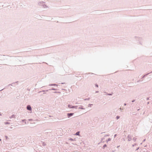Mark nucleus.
Wrapping results in <instances>:
<instances>
[{
    "label": "nucleus",
    "instance_id": "423d86ee",
    "mask_svg": "<svg viewBox=\"0 0 152 152\" xmlns=\"http://www.w3.org/2000/svg\"><path fill=\"white\" fill-rule=\"evenodd\" d=\"M79 109H81L83 110H85V108H84L83 107V106L82 105H80V107H78Z\"/></svg>",
    "mask_w": 152,
    "mask_h": 152
},
{
    "label": "nucleus",
    "instance_id": "f257e3e1",
    "mask_svg": "<svg viewBox=\"0 0 152 152\" xmlns=\"http://www.w3.org/2000/svg\"><path fill=\"white\" fill-rule=\"evenodd\" d=\"M77 107H78L77 106H72L70 104H69L68 105V107L69 108H72L77 109Z\"/></svg>",
    "mask_w": 152,
    "mask_h": 152
},
{
    "label": "nucleus",
    "instance_id": "2f4dec72",
    "mask_svg": "<svg viewBox=\"0 0 152 152\" xmlns=\"http://www.w3.org/2000/svg\"><path fill=\"white\" fill-rule=\"evenodd\" d=\"M57 93H60V92H57Z\"/></svg>",
    "mask_w": 152,
    "mask_h": 152
},
{
    "label": "nucleus",
    "instance_id": "ddd939ff",
    "mask_svg": "<svg viewBox=\"0 0 152 152\" xmlns=\"http://www.w3.org/2000/svg\"><path fill=\"white\" fill-rule=\"evenodd\" d=\"M93 105V104H89L88 105V107H91V105Z\"/></svg>",
    "mask_w": 152,
    "mask_h": 152
},
{
    "label": "nucleus",
    "instance_id": "bb28decb",
    "mask_svg": "<svg viewBox=\"0 0 152 152\" xmlns=\"http://www.w3.org/2000/svg\"><path fill=\"white\" fill-rule=\"evenodd\" d=\"M2 114H1V113L0 112V116H1Z\"/></svg>",
    "mask_w": 152,
    "mask_h": 152
},
{
    "label": "nucleus",
    "instance_id": "58836bf2",
    "mask_svg": "<svg viewBox=\"0 0 152 152\" xmlns=\"http://www.w3.org/2000/svg\"><path fill=\"white\" fill-rule=\"evenodd\" d=\"M151 72H152V71L151 73Z\"/></svg>",
    "mask_w": 152,
    "mask_h": 152
},
{
    "label": "nucleus",
    "instance_id": "5701e85b",
    "mask_svg": "<svg viewBox=\"0 0 152 152\" xmlns=\"http://www.w3.org/2000/svg\"><path fill=\"white\" fill-rule=\"evenodd\" d=\"M4 124H9V123L8 122H5L4 123Z\"/></svg>",
    "mask_w": 152,
    "mask_h": 152
},
{
    "label": "nucleus",
    "instance_id": "f8f14e48",
    "mask_svg": "<svg viewBox=\"0 0 152 152\" xmlns=\"http://www.w3.org/2000/svg\"><path fill=\"white\" fill-rule=\"evenodd\" d=\"M79 133L80 132H78L75 134V135H79Z\"/></svg>",
    "mask_w": 152,
    "mask_h": 152
},
{
    "label": "nucleus",
    "instance_id": "72a5a7b5",
    "mask_svg": "<svg viewBox=\"0 0 152 152\" xmlns=\"http://www.w3.org/2000/svg\"><path fill=\"white\" fill-rule=\"evenodd\" d=\"M147 104H149V102H148L147 103Z\"/></svg>",
    "mask_w": 152,
    "mask_h": 152
},
{
    "label": "nucleus",
    "instance_id": "20e7f679",
    "mask_svg": "<svg viewBox=\"0 0 152 152\" xmlns=\"http://www.w3.org/2000/svg\"><path fill=\"white\" fill-rule=\"evenodd\" d=\"M18 83V81H16L15 82L11 84H9L8 86H10V85L12 86H15V83Z\"/></svg>",
    "mask_w": 152,
    "mask_h": 152
},
{
    "label": "nucleus",
    "instance_id": "a878e982",
    "mask_svg": "<svg viewBox=\"0 0 152 152\" xmlns=\"http://www.w3.org/2000/svg\"><path fill=\"white\" fill-rule=\"evenodd\" d=\"M139 38V39H142L141 38H140V37H139V38Z\"/></svg>",
    "mask_w": 152,
    "mask_h": 152
},
{
    "label": "nucleus",
    "instance_id": "aec40b11",
    "mask_svg": "<svg viewBox=\"0 0 152 152\" xmlns=\"http://www.w3.org/2000/svg\"><path fill=\"white\" fill-rule=\"evenodd\" d=\"M95 86H96V87H98V85L97 84H96L95 85Z\"/></svg>",
    "mask_w": 152,
    "mask_h": 152
},
{
    "label": "nucleus",
    "instance_id": "dca6fc26",
    "mask_svg": "<svg viewBox=\"0 0 152 152\" xmlns=\"http://www.w3.org/2000/svg\"><path fill=\"white\" fill-rule=\"evenodd\" d=\"M55 90V88H52L51 89H49V90Z\"/></svg>",
    "mask_w": 152,
    "mask_h": 152
},
{
    "label": "nucleus",
    "instance_id": "c756f323",
    "mask_svg": "<svg viewBox=\"0 0 152 152\" xmlns=\"http://www.w3.org/2000/svg\"><path fill=\"white\" fill-rule=\"evenodd\" d=\"M57 89H55V90H57Z\"/></svg>",
    "mask_w": 152,
    "mask_h": 152
},
{
    "label": "nucleus",
    "instance_id": "e433bc0d",
    "mask_svg": "<svg viewBox=\"0 0 152 152\" xmlns=\"http://www.w3.org/2000/svg\"><path fill=\"white\" fill-rule=\"evenodd\" d=\"M76 104H77L78 103H76Z\"/></svg>",
    "mask_w": 152,
    "mask_h": 152
},
{
    "label": "nucleus",
    "instance_id": "412c9836",
    "mask_svg": "<svg viewBox=\"0 0 152 152\" xmlns=\"http://www.w3.org/2000/svg\"><path fill=\"white\" fill-rule=\"evenodd\" d=\"M146 100H149V97H147V98H146Z\"/></svg>",
    "mask_w": 152,
    "mask_h": 152
},
{
    "label": "nucleus",
    "instance_id": "4468645a",
    "mask_svg": "<svg viewBox=\"0 0 152 152\" xmlns=\"http://www.w3.org/2000/svg\"><path fill=\"white\" fill-rule=\"evenodd\" d=\"M90 99V98H86V99H84V100H88Z\"/></svg>",
    "mask_w": 152,
    "mask_h": 152
},
{
    "label": "nucleus",
    "instance_id": "f704fd0d",
    "mask_svg": "<svg viewBox=\"0 0 152 152\" xmlns=\"http://www.w3.org/2000/svg\"><path fill=\"white\" fill-rule=\"evenodd\" d=\"M116 134H115V136H116Z\"/></svg>",
    "mask_w": 152,
    "mask_h": 152
},
{
    "label": "nucleus",
    "instance_id": "7c9ffc66",
    "mask_svg": "<svg viewBox=\"0 0 152 152\" xmlns=\"http://www.w3.org/2000/svg\"><path fill=\"white\" fill-rule=\"evenodd\" d=\"M120 110H121V108H120Z\"/></svg>",
    "mask_w": 152,
    "mask_h": 152
},
{
    "label": "nucleus",
    "instance_id": "39448f33",
    "mask_svg": "<svg viewBox=\"0 0 152 152\" xmlns=\"http://www.w3.org/2000/svg\"><path fill=\"white\" fill-rule=\"evenodd\" d=\"M27 109L29 110H31L32 108L30 105H28L27 107Z\"/></svg>",
    "mask_w": 152,
    "mask_h": 152
},
{
    "label": "nucleus",
    "instance_id": "f3484780",
    "mask_svg": "<svg viewBox=\"0 0 152 152\" xmlns=\"http://www.w3.org/2000/svg\"><path fill=\"white\" fill-rule=\"evenodd\" d=\"M107 94L109 96H111V95H112L113 94Z\"/></svg>",
    "mask_w": 152,
    "mask_h": 152
},
{
    "label": "nucleus",
    "instance_id": "b1692460",
    "mask_svg": "<svg viewBox=\"0 0 152 152\" xmlns=\"http://www.w3.org/2000/svg\"><path fill=\"white\" fill-rule=\"evenodd\" d=\"M96 93H98L99 92V91H96Z\"/></svg>",
    "mask_w": 152,
    "mask_h": 152
},
{
    "label": "nucleus",
    "instance_id": "7ed1b4c3",
    "mask_svg": "<svg viewBox=\"0 0 152 152\" xmlns=\"http://www.w3.org/2000/svg\"><path fill=\"white\" fill-rule=\"evenodd\" d=\"M74 113H68L67 114V115L68 118H70L72 116Z\"/></svg>",
    "mask_w": 152,
    "mask_h": 152
},
{
    "label": "nucleus",
    "instance_id": "4be33fe9",
    "mask_svg": "<svg viewBox=\"0 0 152 152\" xmlns=\"http://www.w3.org/2000/svg\"><path fill=\"white\" fill-rule=\"evenodd\" d=\"M135 101V100H133L132 101V102H134Z\"/></svg>",
    "mask_w": 152,
    "mask_h": 152
},
{
    "label": "nucleus",
    "instance_id": "c85d7f7f",
    "mask_svg": "<svg viewBox=\"0 0 152 152\" xmlns=\"http://www.w3.org/2000/svg\"><path fill=\"white\" fill-rule=\"evenodd\" d=\"M126 105V103H124V105L125 106V105Z\"/></svg>",
    "mask_w": 152,
    "mask_h": 152
},
{
    "label": "nucleus",
    "instance_id": "cd10ccee",
    "mask_svg": "<svg viewBox=\"0 0 152 152\" xmlns=\"http://www.w3.org/2000/svg\"><path fill=\"white\" fill-rule=\"evenodd\" d=\"M61 84H64V83H61Z\"/></svg>",
    "mask_w": 152,
    "mask_h": 152
},
{
    "label": "nucleus",
    "instance_id": "1a4fd4ad",
    "mask_svg": "<svg viewBox=\"0 0 152 152\" xmlns=\"http://www.w3.org/2000/svg\"><path fill=\"white\" fill-rule=\"evenodd\" d=\"M49 90H42V91H39L38 93H40L42 92H45V91H49Z\"/></svg>",
    "mask_w": 152,
    "mask_h": 152
},
{
    "label": "nucleus",
    "instance_id": "6ab92c4d",
    "mask_svg": "<svg viewBox=\"0 0 152 152\" xmlns=\"http://www.w3.org/2000/svg\"><path fill=\"white\" fill-rule=\"evenodd\" d=\"M26 121V120L25 119V120H23L22 121L23 122H25V124H26V122L25 121Z\"/></svg>",
    "mask_w": 152,
    "mask_h": 152
},
{
    "label": "nucleus",
    "instance_id": "c9c22d12",
    "mask_svg": "<svg viewBox=\"0 0 152 152\" xmlns=\"http://www.w3.org/2000/svg\"><path fill=\"white\" fill-rule=\"evenodd\" d=\"M140 81V80L138 81L137 82H139Z\"/></svg>",
    "mask_w": 152,
    "mask_h": 152
},
{
    "label": "nucleus",
    "instance_id": "9d476101",
    "mask_svg": "<svg viewBox=\"0 0 152 152\" xmlns=\"http://www.w3.org/2000/svg\"><path fill=\"white\" fill-rule=\"evenodd\" d=\"M43 7H44V8H47V7H48L46 5H45L44 4L42 6Z\"/></svg>",
    "mask_w": 152,
    "mask_h": 152
},
{
    "label": "nucleus",
    "instance_id": "0eeeda50",
    "mask_svg": "<svg viewBox=\"0 0 152 152\" xmlns=\"http://www.w3.org/2000/svg\"><path fill=\"white\" fill-rule=\"evenodd\" d=\"M58 86V85L56 84H49V86Z\"/></svg>",
    "mask_w": 152,
    "mask_h": 152
},
{
    "label": "nucleus",
    "instance_id": "9b49d317",
    "mask_svg": "<svg viewBox=\"0 0 152 152\" xmlns=\"http://www.w3.org/2000/svg\"><path fill=\"white\" fill-rule=\"evenodd\" d=\"M148 73V74L143 75L142 77V78H144L146 75H148L149 73Z\"/></svg>",
    "mask_w": 152,
    "mask_h": 152
},
{
    "label": "nucleus",
    "instance_id": "2eb2a0df",
    "mask_svg": "<svg viewBox=\"0 0 152 152\" xmlns=\"http://www.w3.org/2000/svg\"><path fill=\"white\" fill-rule=\"evenodd\" d=\"M120 117L119 116H116V118L117 119H118Z\"/></svg>",
    "mask_w": 152,
    "mask_h": 152
},
{
    "label": "nucleus",
    "instance_id": "473e14b6",
    "mask_svg": "<svg viewBox=\"0 0 152 152\" xmlns=\"http://www.w3.org/2000/svg\"><path fill=\"white\" fill-rule=\"evenodd\" d=\"M140 43L141 45H142V43H141L140 42Z\"/></svg>",
    "mask_w": 152,
    "mask_h": 152
},
{
    "label": "nucleus",
    "instance_id": "4c0bfd02",
    "mask_svg": "<svg viewBox=\"0 0 152 152\" xmlns=\"http://www.w3.org/2000/svg\"><path fill=\"white\" fill-rule=\"evenodd\" d=\"M1 140V139H0V141Z\"/></svg>",
    "mask_w": 152,
    "mask_h": 152
},
{
    "label": "nucleus",
    "instance_id": "a211bd4d",
    "mask_svg": "<svg viewBox=\"0 0 152 152\" xmlns=\"http://www.w3.org/2000/svg\"><path fill=\"white\" fill-rule=\"evenodd\" d=\"M107 145H104L103 146V148H105V147H106Z\"/></svg>",
    "mask_w": 152,
    "mask_h": 152
},
{
    "label": "nucleus",
    "instance_id": "6e6552de",
    "mask_svg": "<svg viewBox=\"0 0 152 152\" xmlns=\"http://www.w3.org/2000/svg\"><path fill=\"white\" fill-rule=\"evenodd\" d=\"M15 115H12L10 118V119L12 118H15Z\"/></svg>",
    "mask_w": 152,
    "mask_h": 152
},
{
    "label": "nucleus",
    "instance_id": "f03ea898",
    "mask_svg": "<svg viewBox=\"0 0 152 152\" xmlns=\"http://www.w3.org/2000/svg\"><path fill=\"white\" fill-rule=\"evenodd\" d=\"M45 2L43 1H39L38 2V4L40 6H42L44 4Z\"/></svg>",
    "mask_w": 152,
    "mask_h": 152
},
{
    "label": "nucleus",
    "instance_id": "393cba45",
    "mask_svg": "<svg viewBox=\"0 0 152 152\" xmlns=\"http://www.w3.org/2000/svg\"><path fill=\"white\" fill-rule=\"evenodd\" d=\"M54 93H57V91H55L54 92Z\"/></svg>",
    "mask_w": 152,
    "mask_h": 152
}]
</instances>
